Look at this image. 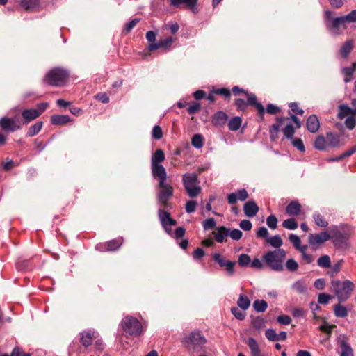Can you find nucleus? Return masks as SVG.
Here are the masks:
<instances>
[{"label": "nucleus", "mask_w": 356, "mask_h": 356, "mask_svg": "<svg viewBox=\"0 0 356 356\" xmlns=\"http://www.w3.org/2000/svg\"><path fill=\"white\" fill-rule=\"evenodd\" d=\"M152 174L154 179L159 181V183L163 184L166 181L167 172L162 165H151Z\"/></svg>", "instance_id": "obj_13"}, {"label": "nucleus", "mask_w": 356, "mask_h": 356, "mask_svg": "<svg viewBox=\"0 0 356 356\" xmlns=\"http://www.w3.org/2000/svg\"><path fill=\"white\" fill-rule=\"evenodd\" d=\"M204 138L201 134H195L191 139V144L196 148H201L203 146Z\"/></svg>", "instance_id": "obj_48"}, {"label": "nucleus", "mask_w": 356, "mask_h": 356, "mask_svg": "<svg viewBox=\"0 0 356 356\" xmlns=\"http://www.w3.org/2000/svg\"><path fill=\"white\" fill-rule=\"evenodd\" d=\"M286 258V252L284 249H277L267 252L263 259L266 264L274 271L280 272L284 270L283 261Z\"/></svg>", "instance_id": "obj_3"}, {"label": "nucleus", "mask_w": 356, "mask_h": 356, "mask_svg": "<svg viewBox=\"0 0 356 356\" xmlns=\"http://www.w3.org/2000/svg\"><path fill=\"white\" fill-rule=\"evenodd\" d=\"M122 244V240L120 238L113 239L108 241L105 244V249L106 251H115L117 250Z\"/></svg>", "instance_id": "obj_31"}, {"label": "nucleus", "mask_w": 356, "mask_h": 356, "mask_svg": "<svg viewBox=\"0 0 356 356\" xmlns=\"http://www.w3.org/2000/svg\"><path fill=\"white\" fill-rule=\"evenodd\" d=\"M330 238V235L327 232H322L319 234H310L308 242L312 246L321 245Z\"/></svg>", "instance_id": "obj_10"}, {"label": "nucleus", "mask_w": 356, "mask_h": 356, "mask_svg": "<svg viewBox=\"0 0 356 356\" xmlns=\"http://www.w3.org/2000/svg\"><path fill=\"white\" fill-rule=\"evenodd\" d=\"M158 188H159L157 193L158 202L163 209H171L172 207L169 200L172 198L174 194L173 187L165 181L163 182V184L159 183Z\"/></svg>", "instance_id": "obj_8"}, {"label": "nucleus", "mask_w": 356, "mask_h": 356, "mask_svg": "<svg viewBox=\"0 0 356 356\" xmlns=\"http://www.w3.org/2000/svg\"><path fill=\"white\" fill-rule=\"evenodd\" d=\"M337 326L335 325H327V323L325 322V324L323 325H321L319 326V330L323 332H325L326 333L328 337H330L331 334H332V330L334 328H335Z\"/></svg>", "instance_id": "obj_54"}, {"label": "nucleus", "mask_w": 356, "mask_h": 356, "mask_svg": "<svg viewBox=\"0 0 356 356\" xmlns=\"http://www.w3.org/2000/svg\"><path fill=\"white\" fill-rule=\"evenodd\" d=\"M353 49V42L352 40H347L340 49V54L343 58H347L349 54Z\"/></svg>", "instance_id": "obj_34"}, {"label": "nucleus", "mask_w": 356, "mask_h": 356, "mask_svg": "<svg viewBox=\"0 0 356 356\" xmlns=\"http://www.w3.org/2000/svg\"><path fill=\"white\" fill-rule=\"evenodd\" d=\"M286 268L291 271L294 272L298 268V264L293 259H289L286 262Z\"/></svg>", "instance_id": "obj_57"}, {"label": "nucleus", "mask_w": 356, "mask_h": 356, "mask_svg": "<svg viewBox=\"0 0 356 356\" xmlns=\"http://www.w3.org/2000/svg\"><path fill=\"white\" fill-rule=\"evenodd\" d=\"M281 111L280 108L275 104H268L266 106V108L265 109V112L270 115H275L280 113Z\"/></svg>", "instance_id": "obj_56"}, {"label": "nucleus", "mask_w": 356, "mask_h": 356, "mask_svg": "<svg viewBox=\"0 0 356 356\" xmlns=\"http://www.w3.org/2000/svg\"><path fill=\"white\" fill-rule=\"evenodd\" d=\"M20 5L27 11H32L39 5L38 0H22Z\"/></svg>", "instance_id": "obj_35"}, {"label": "nucleus", "mask_w": 356, "mask_h": 356, "mask_svg": "<svg viewBox=\"0 0 356 356\" xmlns=\"http://www.w3.org/2000/svg\"><path fill=\"white\" fill-rule=\"evenodd\" d=\"M170 5L174 7L178 8L180 5L183 4L190 9L193 13L197 12V1L198 0H168Z\"/></svg>", "instance_id": "obj_14"}, {"label": "nucleus", "mask_w": 356, "mask_h": 356, "mask_svg": "<svg viewBox=\"0 0 356 356\" xmlns=\"http://www.w3.org/2000/svg\"><path fill=\"white\" fill-rule=\"evenodd\" d=\"M183 185L188 196L191 198L196 197L201 192L199 186L198 175L196 173H186L182 177Z\"/></svg>", "instance_id": "obj_6"}, {"label": "nucleus", "mask_w": 356, "mask_h": 356, "mask_svg": "<svg viewBox=\"0 0 356 356\" xmlns=\"http://www.w3.org/2000/svg\"><path fill=\"white\" fill-rule=\"evenodd\" d=\"M31 267V261L30 259L19 260L16 263V268L18 270H29Z\"/></svg>", "instance_id": "obj_42"}, {"label": "nucleus", "mask_w": 356, "mask_h": 356, "mask_svg": "<svg viewBox=\"0 0 356 356\" xmlns=\"http://www.w3.org/2000/svg\"><path fill=\"white\" fill-rule=\"evenodd\" d=\"M346 23V22L343 16L335 17L330 23L326 24V27L329 30L338 31L341 27L345 29Z\"/></svg>", "instance_id": "obj_23"}, {"label": "nucleus", "mask_w": 356, "mask_h": 356, "mask_svg": "<svg viewBox=\"0 0 356 356\" xmlns=\"http://www.w3.org/2000/svg\"><path fill=\"white\" fill-rule=\"evenodd\" d=\"M286 118L283 117H277V124H273L270 127L269 134L270 138L272 141H275L279 138L278 133L280 131V127L282 125Z\"/></svg>", "instance_id": "obj_18"}, {"label": "nucleus", "mask_w": 356, "mask_h": 356, "mask_svg": "<svg viewBox=\"0 0 356 356\" xmlns=\"http://www.w3.org/2000/svg\"><path fill=\"white\" fill-rule=\"evenodd\" d=\"M326 140L327 146L336 147L339 145V137L331 132L327 134Z\"/></svg>", "instance_id": "obj_36"}, {"label": "nucleus", "mask_w": 356, "mask_h": 356, "mask_svg": "<svg viewBox=\"0 0 356 356\" xmlns=\"http://www.w3.org/2000/svg\"><path fill=\"white\" fill-rule=\"evenodd\" d=\"M213 92L216 95L223 96L225 99H229L231 96L230 90L226 88L213 89Z\"/></svg>", "instance_id": "obj_51"}, {"label": "nucleus", "mask_w": 356, "mask_h": 356, "mask_svg": "<svg viewBox=\"0 0 356 356\" xmlns=\"http://www.w3.org/2000/svg\"><path fill=\"white\" fill-rule=\"evenodd\" d=\"M354 116L355 115H352L350 117H348L345 120V125L350 130L353 129L355 128V124H356V120L354 118Z\"/></svg>", "instance_id": "obj_64"}, {"label": "nucleus", "mask_w": 356, "mask_h": 356, "mask_svg": "<svg viewBox=\"0 0 356 356\" xmlns=\"http://www.w3.org/2000/svg\"><path fill=\"white\" fill-rule=\"evenodd\" d=\"M212 259L213 261L221 267L224 268L228 275L232 276L234 274V266L236 265L235 261L227 260L222 256L220 253H214L212 254Z\"/></svg>", "instance_id": "obj_9"}, {"label": "nucleus", "mask_w": 356, "mask_h": 356, "mask_svg": "<svg viewBox=\"0 0 356 356\" xmlns=\"http://www.w3.org/2000/svg\"><path fill=\"white\" fill-rule=\"evenodd\" d=\"M228 120V115L224 111H219L215 113L212 117V124L215 127H223Z\"/></svg>", "instance_id": "obj_19"}, {"label": "nucleus", "mask_w": 356, "mask_h": 356, "mask_svg": "<svg viewBox=\"0 0 356 356\" xmlns=\"http://www.w3.org/2000/svg\"><path fill=\"white\" fill-rule=\"evenodd\" d=\"M249 197L245 188L238 190L236 193H232L227 195V202L229 204H234L237 200L245 201Z\"/></svg>", "instance_id": "obj_16"}, {"label": "nucleus", "mask_w": 356, "mask_h": 356, "mask_svg": "<svg viewBox=\"0 0 356 356\" xmlns=\"http://www.w3.org/2000/svg\"><path fill=\"white\" fill-rule=\"evenodd\" d=\"M121 326L127 334L134 337L140 336L143 332V326L140 322L131 316H127L122 319Z\"/></svg>", "instance_id": "obj_7"}, {"label": "nucleus", "mask_w": 356, "mask_h": 356, "mask_svg": "<svg viewBox=\"0 0 356 356\" xmlns=\"http://www.w3.org/2000/svg\"><path fill=\"white\" fill-rule=\"evenodd\" d=\"M334 313L337 317L344 318L348 316V310L346 307L338 304L334 306Z\"/></svg>", "instance_id": "obj_38"}, {"label": "nucleus", "mask_w": 356, "mask_h": 356, "mask_svg": "<svg viewBox=\"0 0 356 356\" xmlns=\"http://www.w3.org/2000/svg\"><path fill=\"white\" fill-rule=\"evenodd\" d=\"M232 314L238 320L242 321L245 318V313L239 309L238 307H234L231 309Z\"/></svg>", "instance_id": "obj_55"}, {"label": "nucleus", "mask_w": 356, "mask_h": 356, "mask_svg": "<svg viewBox=\"0 0 356 356\" xmlns=\"http://www.w3.org/2000/svg\"><path fill=\"white\" fill-rule=\"evenodd\" d=\"M259 210V207L254 200H250L243 205V211L247 217L252 218L256 216Z\"/></svg>", "instance_id": "obj_20"}, {"label": "nucleus", "mask_w": 356, "mask_h": 356, "mask_svg": "<svg viewBox=\"0 0 356 356\" xmlns=\"http://www.w3.org/2000/svg\"><path fill=\"white\" fill-rule=\"evenodd\" d=\"M207 340L200 331L191 332L189 334L185 336L181 343L183 346L192 353H199L204 350V345Z\"/></svg>", "instance_id": "obj_2"}, {"label": "nucleus", "mask_w": 356, "mask_h": 356, "mask_svg": "<svg viewBox=\"0 0 356 356\" xmlns=\"http://www.w3.org/2000/svg\"><path fill=\"white\" fill-rule=\"evenodd\" d=\"M40 115L41 112L38 111V109L31 108L24 110L22 113L23 124H28L30 122L38 118Z\"/></svg>", "instance_id": "obj_17"}, {"label": "nucleus", "mask_w": 356, "mask_h": 356, "mask_svg": "<svg viewBox=\"0 0 356 356\" xmlns=\"http://www.w3.org/2000/svg\"><path fill=\"white\" fill-rule=\"evenodd\" d=\"M332 286L339 299V302H345L350 296L355 285L350 280L341 282L339 280H332Z\"/></svg>", "instance_id": "obj_5"}, {"label": "nucleus", "mask_w": 356, "mask_h": 356, "mask_svg": "<svg viewBox=\"0 0 356 356\" xmlns=\"http://www.w3.org/2000/svg\"><path fill=\"white\" fill-rule=\"evenodd\" d=\"M267 225L272 229L277 228V219L274 215L269 216L266 219Z\"/></svg>", "instance_id": "obj_61"}, {"label": "nucleus", "mask_w": 356, "mask_h": 356, "mask_svg": "<svg viewBox=\"0 0 356 356\" xmlns=\"http://www.w3.org/2000/svg\"><path fill=\"white\" fill-rule=\"evenodd\" d=\"M317 264L322 268H330L331 266L330 258L328 255H323L317 260Z\"/></svg>", "instance_id": "obj_45"}, {"label": "nucleus", "mask_w": 356, "mask_h": 356, "mask_svg": "<svg viewBox=\"0 0 356 356\" xmlns=\"http://www.w3.org/2000/svg\"><path fill=\"white\" fill-rule=\"evenodd\" d=\"M69 76L68 72L60 67L50 70L43 79V82L53 86H63Z\"/></svg>", "instance_id": "obj_4"}, {"label": "nucleus", "mask_w": 356, "mask_h": 356, "mask_svg": "<svg viewBox=\"0 0 356 356\" xmlns=\"http://www.w3.org/2000/svg\"><path fill=\"white\" fill-rule=\"evenodd\" d=\"M216 225V220L213 218H208L203 222V227L205 230L213 229Z\"/></svg>", "instance_id": "obj_60"}, {"label": "nucleus", "mask_w": 356, "mask_h": 356, "mask_svg": "<svg viewBox=\"0 0 356 356\" xmlns=\"http://www.w3.org/2000/svg\"><path fill=\"white\" fill-rule=\"evenodd\" d=\"M247 345L250 349L252 356H262L257 341L254 338H249Z\"/></svg>", "instance_id": "obj_27"}, {"label": "nucleus", "mask_w": 356, "mask_h": 356, "mask_svg": "<svg viewBox=\"0 0 356 356\" xmlns=\"http://www.w3.org/2000/svg\"><path fill=\"white\" fill-rule=\"evenodd\" d=\"M238 306L243 310H246L250 305V300L244 294H241L237 301Z\"/></svg>", "instance_id": "obj_37"}, {"label": "nucleus", "mask_w": 356, "mask_h": 356, "mask_svg": "<svg viewBox=\"0 0 356 356\" xmlns=\"http://www.w3.org/2000/svg\"><path fill=\"white\" fill-rule=\"evenodd\" d=\"M201 106L200 103L193 102L189 107L187 108V111L189 114H195L200 111Z\"/></svg>", "instance_id": "obj_59"}, {"label": "nucleus", "mask_w": 356, "mask_h": 356, "mask_svg": "<svg viewBox=\"0 0 356 356\" xmlns=\"http://www.w3.org/2000/svg\"><path fill=\"white\" fill-rule=\"evenodd\" d=\"M338 344L341 349L340 356H354L353 350L348 343V339L342 335L338 338Z\"/></svg>", "instance_id": "obj_15"}, {"label": "nucleus", "mask_w": 356, "mask_h": 356, "mask_svg": "<svg viewBox=\"0 0 356 356\" xmlns=\"http://www.w3.org/2000/svg\"><path fill=\"white\" fill-rule=\"evenodd\" d=\"M229 236L232 239L238 241L242 238L243 232L238 229H234L233 230L229 229Z\"/></svg>", "instance_id": "obj_62"}, {"label": "nucleus", "mask_w": 356, "mask_h": 356, "mask_svg": "<svg viewBox=\"0 0 356 356\" xmlns=\"http://www.w3.org/2000/svg\"><path fill=\"white\" fill-rule=\"evenodd\" d=\"M283 134L285 138L288 139H293V136L295 133V129L291 124H287L283 129Z\"/></svg>", "instance_id": "obj_50"}, {"label": "nucleus", "mask_w": 356, "mask_h": 356, "mask_svg": "<svg viewBox=\"0 0 356 356\" xmlns=\"http://www.w3.org/2000/svg\"><path fill=\"white\" fill-rule=\"evenodd\" d=\"M327 146V140L323 136H318L314 141V147L318 150H325Z\"/></svg>", "instance_id": "obj_39"}, {"label": "nucleus", "mask_w": 356, "mask_h": 356, "mask_svg": "<svg viewBox=\"0 0 356 356\" xmlns=\"http://www.w3.org/2000/svg\"><path fill=\"white\" fill-rule=\"evenodd\" d=\"M51 123L53 125L61 126L71 121V118L67 115H53L50 118Z\"/></svg>", "instance_id": "obj_25"}, {"label": "nucleus", "mask_w": 356, "mask_h": 356, "mask_svg": "<svg viewBox=\"0 0 356 356\" xmlns=\"http://www.w3.org/2000/svg\"><path fill=\"white\" fill-rule=\"evenodd\" d=\"M174 40L175 39L172 37H167L163 40H159L156 43H149L148 49L149 51H154L158 49L162 48L166 51H168L170 49Z\"/></svg>", "instance_id": "obj_11"}, {"label": "nucleus", "mask_w": 356, "mask_h": 356, "mask_svg": "<svg viewBox=\"0 0 356 356\" xmlns=\"http://www.w3.org/2000/svg\"><path fill=\"white\" fill-rule=\"evenodd\" d=\"M291 289L298 293H305L307 284L303 280H299L292 284Z\"/></svg>", "instance_id": "obj_29"}, {"label": "nucleus", "mask_w": 356, "mask_h": 356, "mask_svg": "<svg viewBox=\"0 0 356 356\" xmlns=\"http://www.w3.org/2000/svg\"><path fill=\"white\" fill-rule=\"evenodd\" d=\"M267 242L269 243L273 247L280 249L283 241L279 235H275L271 238H267Z\"/></svg>", "instance_id": "obj_46"}, {"label": "nucleus", "mask_w": 356, "mask_h": 356, "mask_svg": "<svg viewBox=\"0 0 356 356\" xmlns=\"http://www.w3.org/2000/svg\"><path fill=\"white\" fill-rule=\"evenodd\" d=\"M229 229L225 226L218 227L215 231L213 232V235L215 240L218 243H222L225 238L229 236Z\"/></svg>", "instance_id": "obj_22"}, {"label": "nucleus", "mask_w": 356, "mask_h": 356, "mask_svg": "<svg viewBox=\"0 0 356 356\" xmlns=\"http://www.w3.org/2000/svg\"><path fill=\"white\" fill-rule=\"evenodd\" d=\"M306 127L311 133H316L320 127V122L316 115L313 114L309 116L306 122Z\"/></svg>", "instance_id": "obj_21"}, {"label": "nucleus", "mask_w": 356, "mask_h": 356, "mask_svg": "<svg viewBox=\"0 0 356 356\" xmlns=\"http://www.w3.org/2000/svg\"><path fill=\"white\" fill-rule=\"evenodd\" d=\"M152 136L155 140H160L163 137V131L160 126L156 125L154 127Z\"/></svg>", "instance_id": "obj_58"}, {"label": "nucleus", "mask_w": 356, "mask_h": 356, "mask_svg": "<svg viewBox=\"0 0 356 356\" xmlns=\"http://www.w3.org/2000/svg\"><path fill=\"white\" fill-rule=\"evenodd\" d=\"M165 209L160 208L158 210V216L161 225H168L169 220L171 219L170 213L165 210Z\"/></svg>", "instance_id": "obj_30"}, {"label": "nucleus", "mask_w": 356, "mask_h": 356, "mask_svg": "<svg viewBox=\"0 0 356 356\" xmlns=\"http://www.w3.org/2000/svg\"><path fill=\"white\" fill-rule=\"evenodd\" d=\"M313 218L316 225L318 227H326L328 225V222L320 213H314L313 215Z\"/></svg>", "instance_id": "obj_43"}, {"label": "nucleus", "mask_w": 356, "mask_h": 356, "mask_svg": "<svg viewBox=\"0 0 356 356\" xmlns=\"http://www.w3.org/2000/svg\"><path fill=\"white\" fill-rule=\"evenodd\" d=\"M355 71V68L353 65H352V67H343L342 69V73L345 76V78H344L345 83H348L352 80L353 74Z\"/></svg>", "instance_id": "obj_44"}, {"label": "nucleus", "mask_w": 356, "mask_h": 356, "mask_svg": "<svg viewBox=\"0 0 356 356\" xmlns=\"http://www.w3.org/2000/svg\"><path fill=\"white\" fill-rule=\"evenodd\" d=\"M140 19L135 18L131 20L129 23L126 24L122 30V33L125 35L129 33L131 30L136 26V24L140 22Z\"/></svg>", "instance_id": "obj_47"}, {"label": "nucleus", "mask_w": 356, "mask_h": 356, "mask_svg": "<svg viewBox=\"0 0 356 356\" xmlns=\"http://www.w3.org/2000/svg\"><path fill=\"white\" fill-rule=\"evenodd\" d=\"M355 115L354 113V110L350 107H348L347 105H340L339 106V116L341 118H344L346 115Z\"/></svg>", "instance_id": "obj_41"}, {"label": "nucleus", "mask_w": 356, "mask_h": 356, "mask_svg": "<svg viewBox=\"0 0 356 356\" xmlns=\"http://www.w3.org/2000/svg\"><path fill=\"white\" fill-rule=\"evenodd\" d=\"M253 307L258 312H264L267 309L268 304L264 300H256L253 302Z\"/></svg>", "instance_id": "obj_40"}, {"label": "nucleus", "mask_w": 356, "mask_h": 356, "mask_svg": "<svg viewBox=\"0 0 356 356\" xmlns=\"http://www.w3.org/2000/svg\"><path fill=\"white\" fill-rule=\"evenodd\" d=\"M301 204L296 200L291 201L286 207V212L289 216H297L300 214Z\"/></svg>", "instance_id": "obj_24"}, {"label": "nucleus", "mask_w": 356, "mask_h": 356, "mask_svg": "<svg viewBox=\"0 0 356 356\" xmlns=\"http://www.w3.org/2000/svg\"><path fill=\"white\" fill-rule=\"evenodd\" d=\"M251 259L248 254H241L238 259V263L241 266H247L250 264Z\"/></svg>", "instance_id": "obj_52"}, {"label": "nucleus", "mask_w": 356, "mask_h": 356, "mask_svg": "<svg viewBox=\"0 0 356 356\" xmlns=\"http://www.w3.org/2000/svg\"><path fill=\"white\" fill-rule=\"evenodd\" d=\"M292 145L299 151L303 152L305 150L302 140L300 138H293Z\"/></svg>", "instance_id": "obj_63"}, {"label": "nucleus", "mask_w": 356, "mask_h": 356, "mask_svg": "<svg viewBox=\"0 0 356 356\" xmlns=\"http://www.w3.org/2000/svg\"><path fill=\"white\" fill-rule=\"evenodd\" d=\"M95 339V333L91 331H84L81 333V342L85 347L90 346Z\"/></svg>", "instance_id": "obj_26"}, {"label": "nucleus", "mask_w": 356, "mask_h": 356, "mask_svg": "<svg viewBox=\"0 0 356 356\" xmlns=\"http://www.w3.org/2000/svg\"><path fill=\"white\" fill-rule=\"evenodd\" d=\"M242 124V118L239 116H236L232 118L227 124L228 128L230 131H236L239 129Z\"/></svg>", "instance_id": "obj_32"}, {"label": "nucleus", "mask_w": 356, "mask_h": 356, "mask_svg": "<svg viewBox=\"0 0 356 356\" xmlns=\"http://www.w3.org/2000/svg\"><path fill=\"white\" fill-rule=\"evenodd\" d=\"M42 126H43V122L42 121L37 122L35 124H34L33 125L31 126L29 128L28 131L26 134V137H33V136H35L40 131V130L42 128Z\"/></svg>", "instance_id": "obj_33"}, {"label": "nucleus", "mask_w": 356, "mask_h": 356, "mask_svg": "<svg viewBox=\"0 0 356 356\" xmlns=\"http://www.w3.org/2000/svg\"><path fill=\"white\" fill-rule=\"evenodd\" d=\"M282 226L290 230H293L298 228V224L293 218H288L282 222Z\"/></svg>", "instance_id": "obj_49"}, {"label": "nucleus", "mask_w": 356, "mask_h": 356, "mask_svg": "<svg viewBox=\"0 0 356 356\" xmlns=\"http://www.w3.org/2000/svg\"><path fill=\"white\" fill-rule=\"evenodd\" d=\"M265 320L261 317H257L254 318L252 321V326L257 329L260 330L265 326Z\"/></svg>", "instance_id": "obj_53"}, {"label": "nucleus", "mask_w": 356, "mask_h": 356, "mask_svg": "<svg viewBox=\"0 0 356 356\" xmlns=\"http://www.w3.org/2000/svg\"><path fill=\"white\" fill-rule=\"evenodd\" d=\"M0 127L3 131L10 132L21 129L20 123H17L13 119L6 117L0 120Z\"/></svg>", "instance_id": "obj_12"}, {"label": "nucleus", "mask_w": 356, "mask_h": 356, "mask_svg": "<svg viewBox=\"0 0 356 356\" xmlns=\"http://www.w3.org/2000/svg\"><path fill=\"white\" fill-rule=\"evenodd\" d=\"M247 100L242 98H236L234 100V104L238 112L245 113L248 106H250L254 107L257 111V116L259 121L262 122L264 120L265 108L261 103L257 101V96L254 93H250L246 95Z\"/></svg>", "instance_id": "obj_1"}, {"label": "nucleus", "mask_w": 356, "mask_h": 356, "mask_svg": "<svg viewBox=\"0 0 356 356\" xmlns=\"http://www.w3.org/2000/svg\"><path fill=\"white\" fill-rule=\"evenodd\" d=\"M165 154L161 149H158L155 151L152 157L151 165H161L160 163L164 161Z\"/></svg>", "instance_id": "obj_28"}]
</instances>
